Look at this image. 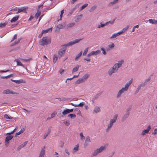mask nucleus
I'll use <instances>...</instances> for the list:
<instances>
[{"label": "nucleus", "mask_w": 157, "mask_h": 157, "mask_svg": "<svg viewBox=\"0 0 157 157\" xmlns=\"http://www.w3.org/2000/svg\"><path fill=\"white\" fill-rule=\"evenodd\" d=\"M16 62H17V66H21L24 67L23 65L21 63V62L17 59H16L14 60Z\"/></svg>", "instance_id": "obj_31"}, {"label": "nucleus", "mask_w": 157, "mask_h": 157, "mask_svg": "<svg viewBox=\"0 0 157 157\" xmlns=\"http://www.w3.org/2000/svg\"><path fill=\"white\" fill-rule=\"evenodd\" d=\"M88 4H85L83 6H82L80 8V10H82L84 8H85V7H87L88 6Z\"/></svg>", "instance_id": "obj_42"}, {"label": "nucleus", "mask_w": 157, "mask_h": 157, "mask_svg": "<svg viewBox=\"0 0 157 157\" xmlns=\"http://www.w3.org/2000/svg\"><path fill=\"white\" fill-rule=\"evenodd\" d=\"M68 113H69L68 109H67L64 110L62 112V114H60L59 116L60 117H63V115H65Z\"/></svg>", "instance_id": "obj_19"}, {"label": "nucleus", "mask_w": 157, "mask_h": 157, "mask_svg": "<svg viewBox=\"0 0 157 157\" xmlns=\"http://www.w3.org/2000/svg\"><path fill=\"white\" fill-rule=\"evenodd\" d=\"M90 141V137L89 136H87L86 137V139L85 140V143L84 144V146L85 147H87L89 143H89Z\"/></svg>", "instance_id": "obj_17"}, {"label": "nucleus", "mask_w": 157, "mask_h": 157, "mask_svg": "<svg viewBox=\"0 0 157 157\" xmlns=\"http://www.w3.org/2000/svg\"><path fill=\"white\" fill-rule=\"evenodd\" d=\"M129 25H127V26L122 29L124 30V31L125 32L129 28Z\"/></svg>", "instance_id": "obj_51"}, {"label": "nucleus", "mask_w": 157, "mask_h": 157, "mask_svg": "<svg viewBox=\"0 0 157 157\" xmlns=\"http://www.w3.org/2000/svg\"><path fill=\"white\" fill-rule=\"evenodd\" d=\"M152 134L153 135H155V134H157V128L155 129L154 130V132L152 133Z\"/></svg>", "instance_id": "obj_58"}, {"label": "nucleus", "mask_w": 157, "mask_h": 157, "mask_svg": "<svg viewBox=\"0 0 157 157\" xmlns=\"http://www.w3.org/2000/svg\"><path fill=\"white\" fill-rule=\"evenodd\" d=\"M25 130V129L24 128H22L20 131L16 133L15 137L17 136L18 135H20V134L23 133V132Z\"/></svg>", "instance_id": "obj_24"}, {"label": "nucleus", "mask_w": 157, "mask_h": 157, "mask_svg": "<svg viewBox=\"0 0 157 157\" xmlns=\"http://www.w3.org/2000/svg\"><path fill=\"white\" fill-rule=\"evenodd\" d=\"M76 117V115L75 114H71L70 117L71 118H75Z\"/></svg>", "instance_id": "obj_59"}, {"label": "nucleus", "mask_w": 157, "mask_h": 157, "mask_svg": "<svg viewBox=\"0 0 157 157\" xmlns=\"http://www.w3.org/2000/svg\"><path fill=\"white\" fill-rule=\"evenodd\" d=\"M11 80L12 82H14L17 84L25 83V81L22 79H20L18 80H14L12 79Z\"/></svg>", "instance_id": "obj_15"}, {"label": "nucleus", "mask_w": 157, "mask_h": 157, "mask_svg": "<svg viewBox=\"0 0 157 157\" xmlns=\"http://www.w3.org/2000/svg\"><path fill=\"white\" fill-rule=\"evenodd\" d=\"M9 71H10L9 70H6V71L2 70H0V72H1V73L6 72H8Z\"/></svg>", "instance_id": "obj_57"}, {"label": "nucleus", "mask_w": 157, "mask_h": 157, "mask_svg": "<svg viewBox=\"0 0 157 157\" xmlns=\"http://www.w3.org/2000/svg\"><path fill=\"white\" fill-rule=\"evenodd\" d=\"M117 72L115 70H114L113 68L111 67L109 69L108 71V73L109 75H111L113 73Z\"/></svg>", "instance_id": "obj_16"}, {"label": "nucleus", "mask_w": 157, "mask_h": 157, "mask_svg": "<svg viewBox=\"0 0 157 157\" xmlns=\"http://www.w3.org/2000/svg\"><path fill=\"white\" fill-rule=\"evenodd\" d=\"M75 25V22L70 23L67 25L66 26V28L67 29H69L74 26Z\"/></svg>", "instance_id": "obj_26"}, {"label": "nucleus", "mask_w": 157, "mask_h": 157, "mask_svg": "<svg viewBox=\"0 0 157 157\" xmlns=\"http://www.w3.org/2000/svg\"><path fill=\"white\" fill-rule=\"evenodd\" d=\"M114 44L113 43L111 44H109L108 45V46L111 48V49L113 48L114 47Z\"/></svg>", "instance_id": "obj_49"}, {"label": "nucleus", "mask_w": 157, "mask_h": 157, "mask_svg": "<svg viewBox=\"0 0 157 157\" xmlns=\"http://www.w3.org/2000/svg\"><path fill=\"white\" fill-rule=\"evenodd\" d=\"M85 103L84 102H82L80 103L79 104L77 105L76 106H79L81 107H82L83 106L85 105Z\"/></svg>", "instance_id": "obj_44"}, {"label": "nucleus", "mask_w": 157, "mask_h": 157, "mask_svg": "<svg viewBox=\"0 0 157 157\" xmlns=\"http://www.w3.org/2000/svg\"><path fill=\"white\" fill-rule=\"evenodd\" d=\"M106 148L105 146H101L99 148H97L94 150L92 153V155L93 156H95L98 155V154L102 152Z\"/></svg>", "instance_id": "obj_3"}, {"label": "nucleus", "mask_w": 157, "mask_h": 157, "mask_svg": "<svg viewBox=\"0 0 157 157\" xmlns=\"http://www.w3.org/2000/svg\"><path fill=\"white\" fill-rule=\"evenodd\" d=\"M24 147L23 145L21 144V145H20V146H19L17 148V150L18 151H19L20 150L21 148H23Z\"/></svg>", "instance_id": "obj_50"}, {"label": "nucleus", "mask_w": 157, "mask_h": 157, "mask_svg": "<svg viewBox=\"0 0 157 157\" xmlns=\"http://www.w3.org/2000/svg\"><path fill=\"white\" fill-rule=\"evenodd\" d=\"M80 136L81 137V140L82 141L83 140L85 139V136L83 135V133L82 132H81L80 133Z\"/></svg>", "instance_id": "obj_45"}, {"label": "nucleus", "mask_w": 157, "mask_h": 157, "mask_svg": "<svg viewBox=\"0 0 157 157\" xmlns=\"http://www.w3.org/2000/svg\"><path fill=\"white\" fill-rule=\"evenodd\" d=\"M101 111L100 107L96 106L94 110V112L95 113H97Z\"/></svg>", "instance_id": "obj_25"}, {"label": "nucleus", "mask_w": 157, "mask_h": 157, "mask_svg": "<svg viewBox=\"0 0 157 157\" xmlns=\"http://www.w3.org/2000/svg\"><path fill=\"white\" fill-rule=\"evenodd\" d=\"M43 6V4H40V5L38 6V8H37V10L38 11H39V9H40V8L41 7H42Z\"/></svg>", "instance_id": "obj_61"}, {"label": "nucleus", "mask_w": 157, "mask_h": 157, "mask_svg": "<svg viewBox=\"0 0 157 157\" xmlns=\"http://www.w3.org/2000/svg\"><path fill=\"white\" fill-rule=\"evenodd\" d=\"M82 15V14L78 15L75 17V21L76 22H78L81 19Z\"/></svg>", "instance_id": "obj_22"}, {"label": "nucleus", "mask_w": 157, "mask_h": 157, "mask_svg": "<svg viewBox=\"0 0 157 157\" xmlns=\"http://www.w3.org/2000/svg\"><path fill=\"white\" fill-rule=\"evenodd\" d=\"M149 22L152 24H157V20L153 19H150L148 20Z\"/></svg>", "instance_id": "obj_21"}, {"label": "nucleus", "mask_w": 157, "mask_h": 157, "mask_svg": "<svg viewBox=\"0 0 157 157\" xmlns=\"http://www.w3.org/2000/svg\"><path fill=\"white\" fill-rule=\"evenodd\" d=\"M119 0H113V1L111 2L109 4V6H111L117 3Z\"/></svg>", "instance_id": "obj_28"}, {"label": "nucleus", "mask_w": 157, "mask_h": 157, "mask_svg": "<svg viewBox=\"0 0 157 157\" xmlns=\"http://www.w3.org/2000/svg\"><path fill=\"white\" fill-rule=\"evenodd\" d=\"M7 24V22H5L4 23H1L0 24V27L1 28H3L4 27H5Z\"/></svg>", "instance_id": "obj_40"}, {"label": "nucleus", "mask_w": 157, "mask_h": 157, "mask_svg": "<svg viewBox=\"0 0 157 157\" xmlns=\"http://www.w3.org/2000/svg\"><path fill=\"white\" fill-rule=\"evenodd\" d=\"M17 130V128H16L13 131L10 132H9L7 133H6V135H10L11 134H13Z\"/></svg>", "instance_id": "obj_41"}, {"label": "nucleus", "mask_w": 157, "mask_h": 157, "mask_svg": "<svg viewBox=\"0 0 157 157\" xmlns=\"http://www.w3.org/2000/svg\"><path fill=\"white\" fill-rule=\"evenodd\" d=\"M66 50V48H65L64 49H60L58 52V54L59 56L60 57H62L63 56L65 53Z\"/></svg>", "instance_id": "obj_13"}, {"label": "nucleus", "mask_w": 157, "mask_h": 157, "mask_svg": "<svg viewBox=\"0 0 157 157\" xmlns=\"http://www.w3.org/2000/svg\"><path fill=\"white\" fill-rule=\"evenodd\" d=\"M40 15V12L37 10V13L35 14V17L36 19H37L39 16Z\"/></svg>", "instance_id": "obj_39"}, {"label": "nucleus", "mask_w": 157, "mask_h": 157, "mask_svg": "<svg viewBox=\"0 0 157 157\" xmlns=\"http://www.w3.org/2000/svg\"><path fill=\"white\" fill-rule=\"evenodd\" d=\"M51 131V129L50 128H48V132L45 134L43 138L44 139H45L47 136L50 133Z\"/></svg>", "instance_id": "obj_29"}, {"label": "nucleus", "mask_w": 157, "mask_h": 157, "mask_svg": "<svg viewBox=\"0 0 157 157\" xmlns=\"http://www.w3.org/2000/svg\"><path fill=\"white\" fill-rule=\"evenodd\" d=\"M132 81L133 79L132 78L130 80L128 81L125 84L124 87L122 88L121 89L119 90L117 94V98L120 97L122 94L124 93L125 91L128 90L129 86L132 83Z\"/></svg>", "instance_id": "obj_1"}, {"label": "nucleus", "mask_w": 157, "mask_h": 157, "mask_svg": "<svg viewBox=\"0 0 157 157\" xmlns=\"http://www.w3.org/2000/svg\"><path fill=\"white\" fill-rule=\"evenodd\" d=\"M78 148H79V145H78L77 144L75 146L74 149H73V152H75L78 151Z\"/></svg>", "instance_id": "obj_35"}, {"label": "nucleus", "mask_w": 157, "mask_h": 157, "mask_svg": "<svg viewBox=\"0 0 157 157\" xmlns=\"http://www.w3.org/2000/svg\"><path fill=\"white\" fill-rule=\"evenodd\" d=\"M124 62L123 60L119 61L117 63H116L114 65L113 68L114 70H115L117 72L118 69L121 67Z\"/></svg>", "instance_id": "obj_6"}, {"label": "nucleus", "mask_w": 157, "mask_h": 157, "mask_svg": "<svg viewBox=\"0 0 157 157\" xmlns=\"http://www.w3.org/2000/svg\"><path fill=\"white\" fill-rule=\"evenodd\" d=\"M19 17L18 16H17L13 17L11 20L10 21L11 23H13L16 21L18 19Z\"/></svg>", "instance_id": "obj_30"}, {"label": "nucleus", "mask_w": 157, "mask_h": 157, "mask_svg": "<svg viewBox=\"0 0 157 157\" xmlns=\"http://www.w3.org/2000/svg\"><path fill=\"white\" fill-rule=\"evenodd\" d=\"M146 82H144V83L140 84V85L142 87L145 86L146 85Z\"/></svg>", "instance_id": "obj_56"}, {"label": "nucleus", "mask_w": 157, "mask_h": 157, "mask_svg": "<svg viewBox=\"0 0 157 157\" xmlns=\"http://www.w3.org/2000/svg\"><path fill=\"white\" fill-rule=\"evenodd\" d=\"M50 42V40L48 39V37H44L42 38L40 44L42 46H44L47 45Z\"/></svg>", "instance_id": "obj_5"}, {"label": "nucleus", "mask_w": 157, "mask_h": 157, "mask_svg": "<svg viewBox=\"0 0 157 157\" xmlns=\"http://www.w3.org/2000/svg\"><path fill=\"white\" fill-rule=\"evenodd\" d=\"M64 13V10L63 9V10H62L61 11V13H60V17H61V18H62L63 15V13Z\"/></svg>", "instance_id": "obj_52"}, {"label": "nucleus", "mask_w": 157, "mask_h": 157, "mask_svg": "<svg viewBox=\"0 0 157 157\" xmlns=\"http://www.w3.org/2000/svg\"><path fill=\"white\" fill-rule=\"evenodd\" d=\"M118 36L117 34V33H113L112 35V36L110 37V39H113V38H114Z\"/></svg>", "instance_id": "obj_46"}, {"label": "nucleus", "mask_w": 157, "mask_h": 157, "mask_svg": "<svg viewBox=\"0 0 157 157\" xmlns=\"http://www.w3.org/2000/svg\"><path fill=\"white\" fill-rule=\"evenodd\" d=\"M102 92H101L97 94H96L93 98H92V101L93 102H94V101L95 100H97L100 97V96L102 94Z\"/></svg>", "instance_id": "obj_14"}, {"label": "nucleus", "mask_w": 157, "mask_h": 157, "mask_svg": "<svg viewBox=\"0 0 157 157\" xmlns=\"http://www.w3.org/2000/svg\"><path fill=\"white\" fill-rule=\"evenodd\" d=\"M101 50L102 51V53L104 55H106V52L105 51V49L103 48H101Z\"/></svg>", "instance_id": "obj_48"}, {"label": "nucleus", "mask_w": 157, "mask_h": 157, "mask_svg": "<svg viewBox=\"0 0 157 157\" xmlns=\"http://www.w3.org/2000/svg\"><path fill=\"white\" fill-rule=\"evenodd\" d=\"M65 26V23H63L62 24H59L57 25L59 29H63Z\"/></svg>", "instance_id": "obj_34"}, {"label": "nucleus", "mask_w": 157, "mask_h": 157, "mask_svg": "<svg viewBox=\"0 0 157 157\" xmlns=\"http://www.w3.org/2000/svg\"><path fill=\"white\" fill-rule=\"evenodd\" d=\"M82 54V51H81L77 55V56L75 57V60H77L81 56Z\"/></svg>", "instance_id": "obj_37"}, {"label": "nucleus", "mask_w": 157, "mask_h": 157, "mask_svg": "<svg viewBox=\"0 0 157 157\" xmlns=\"http://www.w3.org/2000/svg\"><path fill=\"white\" fill-rule=\"evenodd\" d=\"M97 8V6H94L92 7L89 10V11L90 12H93L94 10H95Z\"/></svg>", "instance_id": "obj_36"}, {"label": "nucleus", "mask_w": 157, "mask_h": 157, "mask_svg": "<svg viewBox=\"0 0 157 157\" xmlns=\"http://www.w3.org/2000/svg\"><path fill=\"white\" fill-rule=\"evenodd\" d=\"M20 39H18L17 40L14 41V44H18L20 41Z\"/></svg>", "instance_id": "obj_54"}, {"label": "nucleus", "mask_w": 157, "mask_h": 157, "mask_svg": "<svg viewBox=\"0 0 157 157\" xmlns=\"http://www.w3.org/2000/svg\"><path fill=\"white\" fill-rule=\"evenodd\" d=\"M63 123L67 126H69L70 124L69 121L68 120L64 121Z\"/></svg>", "instance_id": "obj_47"}, {"label": "nucleus", "mask_w": 157, "mask_h": 157, "mask_svg": "<svg viewBox=\"0 0 157 157\" xmlns=\"http://www.w3.org/2000/svg\"><path fill=\"white\" fill-rule=\"evenodd\" d=\"M64 70L63 69H61L59 71V72L61 74H63L64 71Z\"/></svg>", "instance_id": "obj_62"}, {"label": "nucleus", "mask_w": 157, "mask_h": 157, "mask_svg": "<svg viewBox=\"0 0 157 157\" xmlns=\"http://www.w3.org/2000/svg\"><path fill=\"white\" fill-rule=\"evenodd\" d=\"M45 147L44 146L41 149V151L40 153L39 156V157H44L45 153Z\"/></svg>", "instance_id": "obj_11"}, {"label": "nucleus", "mask_w": 157, "mask_h": 157, "mask_svg": "<svg viewBox=\"0 0 157 157\" xmlns=\"http://www.w3.org/2000/svg\"><path fill=\"white\" fill-rule=\"evenodd\" d=\"M26 8L25 7H22L20 8H18V10H19V12H20V13L22 12L25 13L26 12Z\"/></svg>", "instance_id": "obj_32"}, {"label": "nucleus", "mask_w": 157, "mask_h": 157, "mask_svg": "<svg viewBox=\"0 0 157 157\" xmlns=\"http://www.w3.org/2000/svg\"><path fill=\"white\" fill-rule=\"evenodd\" d=\"M4 117L6 119H8L9 118V117L7 114H5L4 115Z\"/></svg>", "instance_id": "obj_63"}, {"label": "nucleus", "mask_w": 157, "mask_h": 157, "mask_svg": "<svg viewBox=\"0 0 157 157\" xmlns=\"http://www.w3.org/2000/svg\"><path fill=\"white\" fill-rule=\"evenodd\" d=\"M64 144V143L63 141L60 142V144L59 146V147H63Z\"/></svg>", "instance_id": "obj_53"}, {"label": "nucleus", "mask_w": 157, "mask_h": 157, "mask_svg": "<svg viewBox=\"0 0 157 157\" xmlns=\"http://www.w3.org/2000/svg\"><path fill=\"white\" fill-rule=\"evenodd\" d=\"M81 67V66L78 65H76L75 67H74L72 70V73H73L74 72H76L77 71L79 68V67Z\"/></svg>", "instance_id": "obj_23"}, {"label": "nucleus", "mask_w": 157, "mask_h": 157, "mask_svg": "<svg viewBox=\"0 0 157 157\" xmlns=\"http://www.w3.org/2000/svg\"><path fill=\"white\" fill-rule=\"evenodd\" d=\"M118 116L117 114L115 115L113 118L110 120L109 124L107 125V127L106 129V131L107 132H109L114 124L116 122L117 117Z\"/></svg>", "instance_id": "obj_2"}, {"label": "nucleus", "mask_w": 157, "mask_h": 157, "mask_svg": "<svg viewBox=\"0 0 157 157\" xmlns=\"http://www.w3.org/2000/svg\"><path fill=\"white\" fill-rule=\"evenodd\" d=\"M114 21L115 20H114L112 22L109 21L108 22H106L105 24H102V23H101L100 25H99L98 27V28L99 29L102 28H103L105 26L108 25L109 23H110L111 24H113V23L114 22Z\"/></svg>", "instance_id": "obj_9"}, {"label": "nucleus", "mask_w": 157, "mask_h": 157, "mask_svg": "<svg viewBox=\"0 0 157 157\" xmlns=\"http://www.w3.org/2000/svg\"><path fill=\"white\" fill-rule=\"evenodd\" d=\"M130 109L129 108H128L125 112V113L123 116L121 121H124L126 119L129 117L130 114Z\"/></svg>", "instance_id": "obj_7"}, {"label": "nucleus", "mask_w": 157, "mask_h": 157, "mask_svg": "<svg viewBox=\"0 0 157 157\" xmlns=\"http://www.w3.org/2000/svg\"><path fill=\"white\" fill-rule=\"evenodd\" d=\"M84 82V80L82 78H79L75 82V84H78L81 83H82Z\"/></svg>", "instance_id": "obj_20"}, {"label": "nucleus", "mask_w": 157, "mask_h": 157, "mask_svg": "<svg viewBox=\"0 0 157 157\" xmlns=\"http://www.w3.org/2000/svg\"><path fill=\"white\" fill-rule=\"evenodd\" d=\"M17 38V35L16 34H15L14 36H13L12 39V40H11V42H12V41H13V40H15V39H16Z\"/></svg>", "instance_id": "obj_55"}, {"label": "nucleus", "mask_w": 157, "mask_h": 157, "mask_svg": "<svg viewBox=\"0 0 157 157\" xmlns=\"http://www.w3.org/2000/svg\"><path fill=\"white\" fill-rule=\"evenodd\" d=\"M90 76V75L88 74H86L84 75L82 77L83 79L84 80L85 82L86 81L88 78Z\"/></svg>", "instance_id": "obj_27"}, {"label": "nucleus", "mask_w": 157, "mask_h": 157, "mask_svg": "<svg viewBox=\"0 0 157 157\" xmlns=\"http://www.w3.org/2000/svg\"><path fill=\"white\" fill-rule=\"evenodd\" d=\"M88 49H89V48L88 47L87 48L85 49L84 52H83V56H85L86 54L88 51Z\"/></svg>", "instance_id": "obj_43"}, {"label": "nucleus", "mask_w": 157, "mask_h": 157, "mask_svg": "<svg viewBox=\"0 0 157 157\" xmlns=\"http://www.w3.org/2000/svg\"><path fill=\"white\" fill-rule=\"evenodd\" d=\"M58 57H57V56L56 55H54L53 56V62L54 63H55Z\"/></svg>", "instance_id": "obj_38"}, {"label": "nucleus", "mask_w": 157, "mask_h": 157, "mask_svg": "<svg viewBox=\"0 0 157 157\" xmlns=\"http://www.w3.org/2000/svg\"><path fill=\"white\" fill-rule=\"evenodd\" d=\"M52 28H48L46 30H43L42 31V32H43L44 33H46L49 32H51L52 31Z\"/></svg>", "instance_id": "obj_33"}, {"label": "nucleus", "mask_w": 157, "mask_h": 157, "mask_svg": "<svg viewBox=\"0 0 157 157\" xmlns=\"http://www.w3.org/2000/svg\"><path fill=\"white\" fill-rule=\"evenodd\" d=\"M28 141H26L24 143H23V144H22V145L24 147L26 145H27V144L28 143Z\"/></svg>", "instance_id": "obj_60"}, {"label": "nucleus", "mask_w": 157, "mask_h": 157, "mask_svg": "<svg viewBox=\"0 0 157 157\" xmlns=\"http://www.w3.org/2000/svg\"><path fill=\"white\" fill-rule=\"evenodd\" d=\"M13 138V136H12L9 135L6 136L5 140V143L6 144H9V143L10 140H11Z\"/></svg>", "instance_id": "obj_12"}, {"label": "nucleus", "mask_w": 157, "mask_h": 157, "mask_svg": "<svg viewBox=\"0 0 157 157\" xmlns=\"http://www.w3.org/2000/svg\"><path fill=\"white\" fill-rule=\"evenodd\" d=\"M55 117V113H52V114L51 115V118H53Z\"/></svg>", "instance_id": "obj_64"}, {"label": "nucleus", "mask_w": 157, "mask_h": 157, "mask_svg": "<svg viewBox=\"0 0 157 157\" xmlns=\"http://www.w3.org/2000/svg\"><path fill=\"white\" fill-rule=\"evenodd\" d=\"M151 128V126L150 125H148L147 128L146 129H144L143 130L141 135L143 136H144L146 134L148 133L149 132V131L150 130Z\"/></svg>", "instance_id": "obj_10"}, {"label": "nucleus", "mask_w": 157, "mask_h": 157, "mask_svg": "<svg viewBox=\"0 0 157 157\" xmlns=\"http://www.w3.org/2000/svg\"><path fill=\"white\" fill-rule=\"evenodd\" d=\"M3 94H18V93L14 92L13 91L11 90L10 89H7L6 90H4L2 92Z\"/></svg>", "instance_id": "obj_8"}, {"label": "nucleus", "mask_w": 157, "mask_h": 157, "mask_svg": "<svg viewBox=\"0 0 157 157\" xmlns=\"http://www.w3.org/2000/svg\"><path fill=\"white\" fill-rule=\"evenodd\" d=\"M92 56H97L101 53V51L99 50L96 51H92L91 52Z\"/></svg>", "instance_id": "obj_18"}, {"label": "nucleus", "mask_w": 157, "mask_h": 157, "mask_svg": "<svg viewBox=\"0 0 157 157\" xmlns=\"http://www.w3.org/2000/svg\"><path fill=\"white\" fill-rule=\"evenodd\" d=\"M82 40V39H75V40L71 41L67 43L66 44L63 45V46H64L66 48L68 46H71L77 43H78Z\"/></svg>", "instance_id": "obj_4"}]
</instances>
